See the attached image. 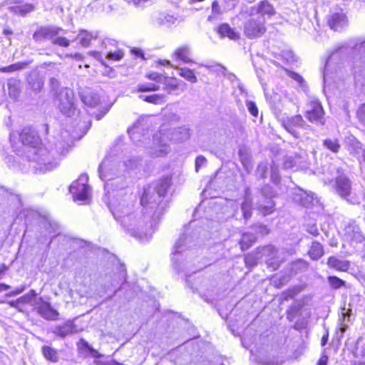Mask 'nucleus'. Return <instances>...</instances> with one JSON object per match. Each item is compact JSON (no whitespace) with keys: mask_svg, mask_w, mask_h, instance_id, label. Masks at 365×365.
Returning a JSON list of instances; mask_svg holds the SVG:
<instances>
[{"mask_svg":"<svg viewBox=\"0 0 365 365\" xmlns=\"http://www.w3.org/2000/svg\"><path fill=\"white\" fill-rule=\"evenodd\" d=\"M352 153L356 156L361 165L365 168V147L359 142H356L353 147Z\"/></svg>","mask_w":365,"mask_h":365,"instance_id":"obj_37","label":"nucleus"},{"mask_svg":"<svg viewBox=\"0 0 365 365\" xmlns=\"http://www.w3.org/2000/svg\"><path fill=\"white\" fill-rule=\"evenodd\" d=\"M20 81L16 78H10L7 82V87L9 96L16 100L20 94Z\"/></svg>","mask_w":365,"mask_h":365,"instance_id":"obj_30","label":"nucleus"},{"mask_svg":"<svg viewBox=\"0 0 365 365\" xmlns=\"http://www.w3.org/2000/svg\"><path fill=\"white\" fill-rule=\"evenodd\" d=\"M138 128H131V129H129L128 130L130 136V138L135 142L136 143L138 140V131H137Z\"/></svg>","mask_w":365,"mask_h":365,"instance_id":"obj_63","label":"nucleus"},{"mask_svg":"<svg viewBox=\"0 0 365 365\" xmlns=\"http://www.w3.org/2000/svg\"><path fill=\"white\" fill-rule=\"evenodd\" d=\"M338 176L335 178L334 189L336 194L348 203L360 205L365 200L364 192L361 190H352L351 180L343 174L341 168H336Z\"/></svg>","mask_w":365,"mask_h":365,"instance_id":"obj_6","label":"nucleus"},{"mask_svg":"<svg viewBox=\"0 0 365 365\" xmlns=\"http://www.w3.org/2000/svg\"><path fill=\"white\" fill-rule=\"evenodd\" d=\"M11 11L17 15L25 16L35 9V6L31 4H25L20 6H15L10 8Z\"/></svg>","mask_w":365,"mask_h":365,"instance_id":"obj_33","label":"nucleus"},{"mask_svg":"<svg viewBox=\"0 0 365 365\" xmlns=\"http://www.w3.org/2000/svg\"><path fill=\"white\" fill-rule=\"evenodd\" d=\"M41 353L46 360L52 363H56L59 360L58 351L50 346H43Z\"/></svg>","mask_w":365,"mask_h":365,"instance_id":"obj_29","label":"nucleus"},{"mask_svg":"<svg viewBox=\"0 0 365 365\" xmlns=\"http://www.w3.org/2000/svg\"><path fill=\"white\" fill-rule=\"evenodd\" d=\"M288 76L294 81H296L298 86L302 89H304L307 87L305 81L304 80L303 77L300 76L299 73H295L294 71H289Z\"/></svg>","mask_w":365,"mask_h":365,"instance_id":"obj_50","label":"nucleus"},{"mask_svg":"<svg viewBox=\"0 0 365 365\" xmlns=\"http://www.w3.org/2000/svg\"><path fill=\"white\" fill-rule=\"evenodd\" d=\"M98 32H88L87 31H81L78 34V39L81 44L85 47L88 46L92 40L96 39Z\"/></svg>","mask_w":365,"mask_h":365,"instance_id":"obj_34","label":"nucleus"},{"mask_svg":"<svg viewBox=\"0 0 365 365\" xmlns=\"http://www.w3.org/2000/svg\"><path fill=\"white\" fill-rule=\"evenodd\" d=\"M357 117L359 120L365 125V104L359 107L357 111Z\"/></svg>","mask_w":365,"mask_h":365,"instance_id":"obj_62","label":"nucleus"},{"mask_svg":"<svg viewBox=\"0 0 365 365\" xmlns=\"http://www.w3.org/2000/svg\"><path fill=\"white\" fill-rule=\"evenodd\" d=\"M206 163V158L202 155L197 156L195 159V168L197 170L200 166Z\"/></svg>","mask_w":365,"mask_h":365,"instance_id":"obj_64","label":"nucleus"},{"mask_svg":"<svg viewBox=\"0 0 365 365\" xmlns=\"http://www.w3.org/2000/svg\"><path fill=\"white\" fill-rule=\"evenodd\" d=\"M302 307V304H299L297 306H292L289 310L287 312V318L289 320H292L297 313L301 310Z\"/></svg>","mask_w":365,"mask_h":365,"instance_id":"obj_60","label":"nucleus"},{"mask_svg":"<svg viewBox=\"0 0 365 365\" xmlns=\"http://www.w3.org/2000/svg\"><path fill=\"white\" fill-rule=\"evenodd\" d=\"M294 158H295L294 163L297 164V170L307 169L309 168V162L306 151L300 150L299 153L294 155Z\"/></svg>","mask_w":365,"mask_h":365,"instance_id":"obj_28","label":"nucleus"},{"mask_svg":"<svg viewBox=\"0 0 365 365\" xmlns=\"http://www.w3.org/2000/svg\"><path fill=\"white\" fill-rule=\"evenodd\" d=\"M282 125L295 138H299L300 134L298 129L304 127V120L301 115H296L282 119Z\"/></svg>","mask_w":365,"mask_h":365,"instance_id":"obj_17","label":"nucleus"},{"mask_svg":"<svg viewBox=\"0 0 365 365\" xmlns=\"http://www.w3.org/2000/svg\"><path fill=\"white\" fill-rule=\"evenodd\" d=\"M140 160L136 157H132L123 161L122 165L125 170H132L136 168L140 164Z\"/></svg>","mask_w":365,"mask_h":365,"instance_id":"obj_46","label":"nucleus"},{"mask_svg":"<svg viewBox=\"0 0 365 365\" xmlns=\"http://www.w3.org/2000/svg\"><path fill=\"white\" fill-rule=\"evenodd\" d=\"M295 158H294V155H287L284 159L283 165L285 169H293L294 170H297V164L294 163Z\"/></svg>","mask_w":365,"mask_h":365,"instance_id":"obj_53","label":"nucleus"},{"mask_svg":"<svg viewBox=\"0 0 365 365\" xmlns=\"http://www.w3.org/2000/svg\"><path fill=\"white\" fill-rule=\"evenodd\" d=\"M282 57L288 63H292L296 61L295 56L293 51L290 50H284L281 53Z\"/></svg>","mask_w":365,"mask_h":365,"instance_id":"obj_56","label":"nucleus"},{"mask_svg":"<svg viewBox=\"0 0 365 365\" xmlns=\"http://www.w3.org/2000/svg\"><path fill=\"white\" fill-rule=\"evenodd\" d=\"M267 170H268L267 163V162H261L259 163V165L257 166L256 175L259 178H262V179L265 178L267 177Z\"/></svg>","mask_w":365,"mask_h":365,"instance_id":"obj_51","label":"nucleus"},{"mask_svg":"<svg viewBox=\"0 0 365 365\" xmlns=\"http://www.w3.org/2000/svg\"><path fill=\"white\" fill-rule=\"evenodd\" d=\"M246 106L247 108V110L252 114L253 116L257 117L258 115V108L257 107V105L255 102L252 101H246Z\"/></svg>","mask_w":365,"mask_h":365,"instance_id":"obj_58","label":"nucleus"},{"mask_svg":"<svg viewBox=\"0 0 365 365\" xmlns=\"http://www.w3.org/2000/svg\"><path fill=\"white\" fill-rule=\"evenodd\" d=\"M142 207L143 208L135 209L133 204L125 200H121L117 204L113 202L110 206L113 217L120 223L124 230L131 236L140 240L148 235L147 222L155 211V210Z\"/></svg>","mask_w":365,"mask_h":365,"instance_id":"obj_2","label":"nucleus"},{"mask_svg":"<svg viewBox=\"0 0 365 365\" xmlns=\"http://www.w3.org/2000/svg\"><path fill=\"white\" fill-rule=\"evenodd\" d=\"M176 69L178 72V74L181 77L184 78L185 80L190 81V83H195L197 81V77L191 69L186 67H176Z\"/></svg>","mask_w":365,"mask_h":365,"instance_id":"obj_39","label":"nucleus"},{"mask_svg":"<svg viewBox=\"0 0 365 365\" xmlns=\"http://www.w3.org/2000/svg\"><path fill=\"white\" fill-rule=\"evenodd\" d=\"M170 183L171 179L169 177H165L156 184H150L144 189L140 204L144 208L155 210L153 214L154 220L158 219L163 214L165 202H163L161 198L165 195Z\"/></svg>","mask_w":365,"mask_h":365,"instance_id":"obj_3","label":"nucleus"},{"mask_svg":"<svg viewBox=\"0 0 365 365\" xmlns=\"http://www.w3.org/2000/svg\"><path fill=\"white\" fill-rule=\"evenodd\" d=\"M257 13L262 15L264 19H269L275 14V11L268 1L264 0L257 6Z\"/></svg>","mask_w":365,"mask_h":365,"instance_id":"obj_26","label":"nucleus"},{"mask_svg":"<svg viewBox=\"0 0 365 365\" xmlns=\"http://www.w3.org/2000/svg\"><path fill=\"white\" fill-rule=\"evenodd\" d=\"M304 28L312 36H314L317 41H322L329 36L328 30L333 31H339L342 28V24H305Z\"/></svg>","mask_w":365,"mask_h":365,"instance_id":"obj_12","label":"nucleus"},{"mask_svg":"<svg viewBox=\"0 0 365 365\" xmlns=\"http://www.w3.org/2000/svg\"><path fill=\"white\" fill-rule=\"evenodd\" d=\"M217 31L222 38L228 37L232 40H235L240 37L239 33L230 28L229 24H220Z\"/></svg>","mask_w":365,"mask_h":365,"instance_id":"obj_27","label":"nucleus"},{"mask_svg":"<svg viewBox=\"0 0 365 365\" xmlns=\"http://www.w3.org/2000/svg\"><path fill=\"white\" fill-rule=\"evenodd\" d=\"M329 284L332 289H338L345 285V282L336 276L327 277Z\"/></svg>","mask_w":365,"mask_h":365,"instance_id":"obj_45","label":"nucleus"},{"mask_svg":"<svg viewBox=\"0 0 365 365\" xmlns=\"http://www.w3.org/2000/svg\"><path fill=\"white\" fill-rule=\"evenodd\" d=\"M190 137L189 129L185 126L177 128H168L167 123H164L160 126L159 130L158 144L159 149L151 154L156 157L163 156L169 152V146L168 141H182L187 140Z\"/></svg>","mask_w":365,"mask_h":365,"instance_id":"obj_5","label":"nucleus"},{"mask_svg":"<svg viewBox=\"0 0 365 365\" xmlns=\"http://www.w3.org/2000/svg\"><path fill=\"white\" fill-rule=\"evenodd\" d=\"M160 89V86L155 83L140 84L138 86V91L140 92L154 91Z\"/></svg>","mask_w":365,"mask_h":365,"instance_id":"obj_52","label":"nucleus"},{"mask_svg":"<svg viewBox=\"0 0 365 365\" xmlns=\"http://www.w3.org/2000/svg\"><path fill=\"white\" fill-rule=\"evenodd\" d=\"M17 138L23 145L29 146L27 157L34 163V168L40 172L44 173L55 168L58 163V155L64 153V148L61 151L53 149L48 150L42 146L38 134L30 127L24 128L19 134L14 132L10 133L11 142L15 143Z\"/></svg>","mask_w":365,"mask_h":365,"instance_id":"obj_1","label":"nucleus"},{"mask_svg":"<svg viewBox=\"0 0 365 365\" xmlns=\"http://www.w3.org/2000/svg\"><path fill=\"white\" fill-rule=\"evenodd\" d=\"M123 52L119 49L114 51L110 50L106 54V58L109 60L120 61L123 58Z\"/></svg>","mask_w":365,"mask_h":365,"instance_id":"obj_54","label":"nucleus"},{"mask_svg":"<svg viewBox=\"0 0 365 365\" xmlns=\"http://www.w3.org/2000/svg\"><path fill=\"white\" fill-rule=\"evenodd\" d=\"M38 314L46 320H56L58 319L59 313L53 309L51 304L46 302L43 298L39 297L32 304Z\"/></svg>","mask_w":365,"mask_h":365,"instance_id":"obj_15","label":"nucleus"},{"mask_svg":"<svg viewBox=\"0 0 365 365\" xmlns=\"http://www.w3.org/2000/svg\"><path fill=\"white\" fill-rule=\"evenodd\" d=\"M256 207L263 215L272 214L275 210V204L272 199H258Z\"/></svg>","mask_w":365,"mask_h":365,"instance_id":"obj_21","label":"nucleus"},{"mask_svg":"<svg viewBox=\"0 0 365 365\" xmlns=\"http://www.w3.org/2000/svg\"><path fill=\"white\" fill-rule=\"evenodd\" d=\"M327 265L329 268L334 269L340 272H346L350 267V262L341 259L334 256H331L327 259Z\"/></svg>","mask_w":365,"mask_h":365,"instance_id":"obj_20","label":"nucleus"},{"mask_svg":"<svg viewBox=\"0 0 365 365\" xmlns=\"http://www.w3.org/2000/svg\"><path fill=\"white\" fill-rule=\"evenodd\" d=\"M59 29L43 27L34 34V38L37 41L44 40H52V43L61 46L67 47L69 46V41L61 36H57Z\"/></svg>","mask_w":365,"mask_h":365,"instance_id":"obj_11","label":"nucleus"},{"mask_svg":"<svg viewBox=\"0 0 365 365\" xmlns=\"http://www.w3.org/2000/svg\"><path fill=\"white\" fill-rule=\"evenodd\" d=\"M262 260L272 271L277 270L284 261L283 253L272 245H268L258 250Z\"/></svg>","mask_w":365,"mask_h":365,"instance_id":"obj_9","label":"nucleus"},{"mask_svg":"<svg viewBox=\"0 0 365 365\" xmlns=\"http://www.w3.org/2000/svg\"><path fill=\"white\" fill-rule=\"evenodd\" d=\"M259 251L255 254H249L245 257V262L247 267H254L257 264L258 260L261 259Z\"/></svg>","mask_w":365,"mask_h":365,"instance_id":"obj_44","label":"nucleus"},{"mask_svg":"<svg viewBox=\"0 0 365 365\" xmlns=\"http://www.w3.org/2000/svg\"><path fill=\"white\" fill-rule=\"evenodd\" d=\"M241 210L244 220L245 222L247 221L252 215V198L251 190L250 187H247L245 189L244 200L241 205Z\"/></svg>","mask_w":365,"mask_h":365,"instance_id":"obj_18","label":"nucleus"},{"mask_svg":"<svg viewBox=\"0 0 365 365\" xmlns=\"http://www.w3.org/2000/svg\"><path fill=\"white\" fill-rule=\"evenodd\" d=\"M163 85V89L170 93L172 91L178 89V85L176 78L165 77L161 83Z\"/></svg>","mask_w":365,"mask_h":365,"instance_id":"obj_40","label":"nucleus"},{"mask_svg":"<svg viewBox=\"0 0 365 365\" xmlns=\"http://www.w3.org/2000/svg\"><path fill=\"white\" fill-rule=\"evenodd\" d=\"M59 110L68 117H73L78 113L74 103V93L68 88H62L57 94Z\"/></svg>","mask_w":365,"mask_h":365,"instance_id":"obj_8","label":"nucleus"},{"mask_svg":"<svg viewBox=\"0 0 365 365\" xmlns=\"http://www.w3.org/2000/svg\"><path fill=\"white\" fill-rule=\"evenodd\" d=\"M256 237L250 232L244 233L240 241V245L242 250H245L250 248L255 242Z\"/></svg>","mask_w":365,"mask_h":365,"instance_id":"obj_38","label":"nucleus"},{"mask_svg":"<svg viewBox=\"0 0 365 365\" xmlns=\"http://www.w3.org/2000/svg\"><path fill=\"white\" fill-rule=\"evenodd\" d=\"M88 177L86 174H82L78 179L72 182L69 190L73 195L74 201L83 202L88 200L91 194V188L87 184Z\"/></svg>","mask_w":365,"mask_h":365,"instance_id":"obj_10","label":"nucleus"},{"mask_svg":"<svg viewBox=\"0 0 365 365\" xmlns=\"http://www.w3.org/2000/svg\"><path fill=\"white\" fill-rule=\"evenodd\" d=\"M81 100L83 103L91 108H96L100 103L99 96L91 91H85L81 94Z\"/></svg>","mask_w":365,"mask_h":365,"instance_id":"obj_25","label":"nucleus"},{"mask_svg":"<svg viewBox=\"0 0 365 365\" xmlns=\"http://www.w3.org/2000/svg\"><path fill=\"white\" fill-rule=\"evenodd\" d=\"M292 200L305 207H310L318 204L319 200L313 192H307L301 188H296L292 193Z\"/></svg>","mask_w":365,"mask_h":365,"instance_id":"obj_14","label":"nucleus"},{"mask_svg":"<svg viewBox=\"0 0 365 365\" xmlns=\"http://www.w3.org/2000/svg\"><path fill=\"white\" fill-rule=\"evenodd\" d=\"M78 347L80 349H86L88 350L92 354H93L96 357L98 356L97 355H96L98 352L93 347H91L88 344V343L83 339H80L79 342L78 343Z\"/></svg>","mask_w":365,"mask_h":365,"instance_id":"obj_55","label":"nucleus"},{"mask_svg":"<svg viewBox=\"0 0 365 365\" xmlns=\"http://www.w3.org/2000/svg\"><path fill=\"white\" fill-rule=\"evenodd\" d=\"M324 110L321 103L317 100L310 101L305 113V117L312 123L323 125Z\"/></svg>","mask_w":365,"mask_h":365,"instance_id":"obj_16","label":"nucleus"},{"mask_svg":"<svg viewBox=\"0 0 365 365\" xmlns=\"http://www.w3.org/2000/svg\"><path fill=\"white\" fill-rule=\"evenodd\" d=\"M78 331L76 326L72 321H67L62 325L56 326L53 333L61 338H65L68 335L73 334Z\"/></svg>","mask_w":365,"mask_h":365,"instance_id":"obj_19","label":"nucleus"},{"mask_svg":"<svg viewBox=\"0 0 365 365\" xmlns=\"http://www.w3.org/2000/svg\"><path fill=\"white\" fill-rule=\"evenodd\" d=\"M120 164L111 158H106L98 167V175L101 180L105 181L104 189H123L127 186L125 177L119 171Z\"/></svg>","mask_w":365,"mask_h":365,"instance_id":"obj_4","label":"nucleus"},{"mask_svg":"<svg viewBox=\"0 0 365 365\" xmlns=\"http://www.w3.org/2000/svg\"><path fill=\"white\" fill-rule=\"evenodd\" d=\"M128 4L133 3L135 6H143L145 4H153L155 0H124Z\"/></svg>","mask_w":365,"mask_h":365,"instance_id":"obj_61","label":"nucleus"},{"mask_svg":"<svg viewBox=\"0 0 365 365\" xmlns=\"http://www.w3.org/2000/svg\"><path fill=\"white\" fill-rule=\"evenodd\" d=\"M126 279V272L124 265H120L118 272L114 274V277L112 282V286H116L119 284L124 282Z\"/></svg>","mask_w":365,"mask_h":365,"instance_id":"obj_42","label":"nucleus"},{"mask_svg":"<svg viewBox=\"0 0 365 365\" xmlns=\"http://www.w3.org/2000/svg\"><path fill=\"white\" fill-rule=\"evenodd\" d=\"M348 48L341 46L335 48L332 52L329 55L323 72V78H324V87L329 86L331 84V81L332 80V73H329V70L331 69V65L334 63V61L338 58L341 57L342 55H344L348 53Z\"/></svg>","mask_w":365,"mask_h":365,"instance_id":"obj_13","label":"nucleus"},{"mask_svg":"<svg viewBox=\"0 0 365 365\" xmlns=\"http://www.w3.org/2000/svg\"><path fill=\"white\" fill-rule=\"evenodd\" d=\"M351 309H346L345 307L342 308L341 310V318L339 319L340 322V328L339 331L341 332L340 337H342L344 333L346 331L348 328V325L345 323V322L349 321V318L351 317Z\"/></svg>","mask_w":365,"mask_h":365,"instance_id":"obj_36","label":"nucleus"},{"mask_svg":"<svg viewBox=\"0 0 365 365\" xmlns=\"http://www.w3.org/2000/svg\"><path fill=\"white\" fill-rule=\"evenodd\" d=\"M146 77L150 80L154 81L156 83H161L165 76L156 72H150L146 75Z\"/></svg>","mask_w":365,"mask_h":365,"instance_id":"obj_59","label":"nucleus"},{"mask_svg":"<svg viewBox=\"0 0 365 365\" xmlns=\"http://www.w3.org/2000/svg\"><path fill=\"white\" fill-rule=\"evenodd\" d=\"M274 196V192L272 187L268 185L264 186L261 191L259 199H272Z\"/></svg>","mask_w":365,"mask_h":365,"instance_id":"obj_47","label":"nucleus"},{"mask_svg":"<svg viewBox=\"0 0 365 365\" xmlns=\"http://www.w3.org/2000/svg\"><path fill=\"white\" fill-rule=\"evenodd\" d=\"M324 247L318 242L314 241L309 248L308 254L312 259L318 260L324 255Z\"/></svg>","mask_w":365,"mask_h":365,"instance_id":"obj_31","label":"nucleus"},{"mask_svg":"<svg viewBox=\"0 0 365 365\" xmlns=\"http://www.w3.org/2000/svg\"><path fill=\"white\" fill-rule=\"evenodd\" d=\"M191 54L190 47L187 45H184L175 51L173 56L176 60H180L185 63H189L192 62Z\"/></svg>","mask_w":365,"mask_h":365,"instance_id":"obj_22","label":"nucleus"},{"mask_svg":"<svg viewBox=\"0 0 365 365\" xmlns=\"http://www.w3.org/2000/svg\"><path fill=\"white\" fill-rule=\"evenodd\" d=\"M139 98L144 101L158 105L164 103L165 96L162 94H153L150 96L140 95Z\"/></svg>","mask_w":365,"mask_h":365,"instance_id":"obj_41","label":"nucleus"},{"mask_svg":"<svg viewBox=\"0 0 365 365\" xmlns=\"http://www.w3.org/2000/svg\"><path fill=\"white\" fill-rule=\"evenodd\" d=\"M194 242L193 237L187 232L183 233L175 242L173 247V251L171 254V260L174 268L178 272L183 271V267H181L184 257L182 252H185L186 249L190 248L194 245Z\"/></svg>","mask_w":365,"mask_h":365,"instance_id":"obj_7","label":"nucleus"},{"mask_svg":"<svg viewBox=\"0 0 365 365\" xmlns=\"http://www.w3.org/2000/svg\"><path fill=\"white\" fill-rule=\"evenodd\" d=\"M347 21L346 16L342 11L339 12H334L331 15V19L329 20L328 23H344Z\"/></svg>","mask_w":365,"mask_h":365,"instance_id":"obj_48","label":"nucleus"},{"mask_svg":"<svg viewBox=\"0 0 365 365\" xmlns=\"http://www.w3.org/2000/svg\"><path fill=\"white\" fill-rule=\"evenodd\" d=\"M303 290V287L302 286H294L291 289H289L286 291H284L282 294V297L283 300L288 301L291 299H293L295 296H297L298 294H299Z\"/></svg>","mask_w":365,"mask_h":365,"instance_id":"obj_43","label":"nucleus"},{"mask_svg":"<svg viewBox=\"0 0 365 365\" xmlns=\"http://www.w3.org/2000/svg\"><path fill=\"white\" fill-rule=\"evenodd\" d=\"M26 66V63H16L8 66L2 67L0 68V71L4 73H10L15 71L23 69Z\"/></svg>","mask_w":365,"mask_h":365,"instance_id":"obj_49","label":"nucleus"},{"mask_svg":"<svg viewBox=\"0 0 365 365\" xmlns=\"http://www.w3.org/2000/svg\"><path fill=\"white\" fill-rule=\"evenodd\" d=\"M322 146L324 149L329 150L333 153H337L341 149V145L339 140L334 138H327L323 140Z\"/></svg>","mask_w":365,"mask_h":365,"instance_id":"obj_32","label":"nucleus"},{"mask_svg":"<svg viewBox=\"0 0 365 365\" xmlns=\"http://www.w3.org/2000/svg\"><path fill=\"white\" fill-rule=\"evenodd\" d=\"M346 233L348 237L350 238L351 242L352 244L356 242L362 244L364 246H365V238L361 235L358 227L349 226L346 228Z\"/></svg>","mask_w":365,"mask_h":365,"instance_id":"obj_24","label":"nucleus"},{"mask_svg":"<svg viewBox=\"0 0 365 365\" xmlns=\"http://www.w3.org/2000/svg\"><path fill=\"white\" fill-rule=\"evenodd\" d=\"M264 24H245V34L249 38L261 36L266 31Z\"/></svg>","mask_w":365,"mask_h":365,"instance_id":"obj_23","label":"nucleus"},{"mask_svg":"<svg viewBox=\"0 0 365 365\" xmlns=\"http://www.w3.org/2000/svg\"><path fill=\"white\" fill-rule=\"evenodd\" d=\"M354 359L365 360V339L363 337L358 338L355 349L353 352Z\"/></svg>","mask_w":365,"mask_h":365,"instance_id":"obj_35","label":"nucleus"},{"mask_svg":"<svg viewBox=\"0 0 365 365\" xmlns=\"http://www.w3.org/2000/svg\"><path fill=\"white\" fill-rule=\"evenodd\" d=\"M221 14L220 6L217 1L212 4V15L208 16V21H212L213 18Z\"/></svg>","mask_w":365,"mask_h":365,"instance_id":"obj_57","label":"nucleus"}]
</instances>
